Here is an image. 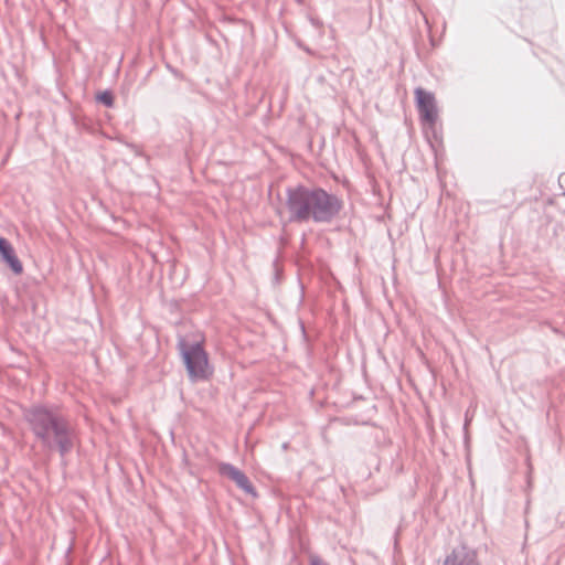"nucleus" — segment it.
I'll use <instances>...</instances> for the list:
<instances>
[{"instance_id":"8","label":"nucleus","mask_w":565,"mask_h":565,"mask_svg":"<svg viewBox=\"0 0 565 565\" xmlns=\"http://www.w3.org/2000/svg\"><path fill=\"white\" fill-rule=\"evenodd\" d=\"M238 469L230 463H222L220 467H218V471L221 475L227 477L228 479H232L234 473L237 471Z\"/></svg>"},{"instance_id":"4","label":"nucleus","mask_w":565,"mask_h":565,"mask_svg":"<svg viewBox=\"0 0 565 565\" xmlns=\"http://www.w3.org/2000/svg\"><path fill=\"white\" fill-rule=\"evenodd\" d=\"M415 96L422 119L429 125L435 124L437 119V108L434 95L423 88H417Z\"/></svg>"},{"instance_id":"1","label":"nucleus","mask_w":565,"mask_h":565,"mask_svg":"<svg viewBox=\"0 0 565 565\" xmlns=\"http://www.w3.org/2000/svg\"><path fill=\"white\" fill-rule=\"evenodd\" d=\"M286 206L291 221L328 222L342 209V202L323 189L297 186L287 191Z\"/></svg>"},{"instance_id":"2","label":"nucleus","mask_w":565,"mask_h":565,"mask_svg":"<svg viewBox=\"0 0 565 565\" xmlns=\"http://www.w3.org/2000/svg\"><path fill=\"white\" fill-rule=\"evenodd\" d=\"M29 420L35 435L46 446L56 445L62 452L70 449L67 426L60 416L45 408L36 407L31 411Z\"/></svg>"},{"instance_id":"3","label":"nucleus","mask_w":565,"mask_h":565,"mask_svg":"<svg viewBox=\"0 0 565 565\" xmlns=\"http://www.w3.org/2000/svg\"><path fill=\"white\" fill-rule=\"evenodd\" d=\"M204 340L194 343L181 342L180 352L188 374L192 381L209 380L213 374L209 355L204 350Z\"/></svg>"},{"instance_id":"6","label":"nucleus","mask_w":565,"mask_h":565,"mask_svg":"<svg viewBox=\"0 0 565 565\" xmlns=\"http://www.w3.org/2000/svg\"><path fill=\"white\" fill-rule=\"evenodd\" d=\"M0 255L15 274L22 273L23 267L21 262L15 256L12 245L3 237H0Z\"/></svg>"},{"instance_id":"9","label":"nucleus","mask_w":565,"mask_h":565,"mask_svg":"<svg viewBox=\"0 0 565 565\" xmlns=\"http://www.w3.org/2000/svg\"><path fill=\"white\" fill-rule=\"evenodd\" d=\"M98 99H99L103 104H105V105H107V106H111V105H113V96H111V94H110V93H108V92H104V93H102L100 95H98Z\"/></svg>"},{"instance_id":"5","label":"nucleus","mask_w":565,"mask_h":565,"mask_svg":"<svg viewBox=\"0 0 565 565\" xmlns=\"http://www.w3.org/2000/svg\"><path fill=\"white\" fill-rule=\"evenodd\" d=\"M443 565H479L477 552L462 545L455 548L445 559Z\"/></svg>"},{"instance_id":"10","label":"nucleus","mask_w":565,"mask_h":565,"mask_svg":"<svg viewBox=\"0 0 565 565\" xmlns=\"http://www.w3.org/2000/svg\"><path fill=\"white\" fill-rule=\"evenodd\" d=\"M310 565H327L324 562H322L320 558L318 557H311V562H310Z\"/></svg>"},{"instance_id":"7","label":"nucleus","mask_w":565,"mask_h":565,"mask_svg":"<svg viewBox=\"0 0 565 565\" xmlns=\"http://www.w3.org/2000/svg\"><path fill=\"white\" fill-rule=\"evenodd\" d=\"M231 480L234 481L237 484V487H239L245 492L254 493V488H253L252 483L249 482V480L245 476V473L243 471H241L239 469L234 473V476Z\"/></svg>"}]
</instances>
